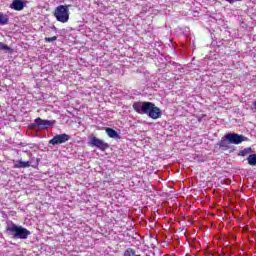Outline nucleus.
<instances>
[{
	"label": "nucleus",
	"instance_id": "nucleus-13",
	"mask_svg": "<svg viewBox=\"0 0 256 256\" xmlns=\"http://www.w3.org/2000/svg\"><path fill=\"white\" fill-rule=\"evenodd\" d=\"M124 256H141V255L137 254V252L134 249L128 248L125 250Z\"/></svg>",
	"mask_w": 256,
	"mask_h": 256
},
{
	"label": "nucleus",
	"instance_id": "nucleus-18",
	"mask_svg": "<svg viewBox=\"0 0 256 256\" xmlns=\"http://www.w3.org/2000/svg\"><path fill=\"white\" fill-rule=\"evenodd\" d=\"M45 41H46V43H53V41H57V36L45 38Z\"/></svg>",
	"mask_w": 256,
	"mask_h": 256
},
{
	"label": "nucleus",
	"instance_id": "nucleus-14",
	"mask_svg": "<svg viewBox=\"0 0 256 256\" xmlns=\"http://www.w3.org/2000/svg\"><path fill=\"white\" fill-rule=\"evenodd\" d=\"M9 23V16L0 13V25H7Z\"/></svg>",
	"mask_w": 256,
	"mask_h": 256
},
{
	"label": "nucleus",
	"instance_id": "nucleus-10",
	"mask_svg": "<svg viewBox=\"0 0 256 256\" xmlns=\"http://www.w3.org/2000/svg\"><path fill=\"white\" fill-rule=\"evenodd\" d=\"M31 167V161L18 160L14 162V169H27Z\"/></svg>",
	"mask_w": 256,
	"mask_h": 256
},
{
	"label": "nucleus",
	"instance_id": "nucleus-3",
	"mask_svg": "<svg viewBox=\"0 0 256 256\" xmlns=\"http://www.w3.org/2000/svg\"><path fill=\"white\" fill-rule=\"evenodd\" d=\"M152 103L153 102L137 101L133 103L132 107L139 115H147Z\"/></svg>",
	"mask_w": 256,
	"mask_h": 256
},
{
	"label": "nucleus",
	"instance_id": "nucleus-1",
	"mask_svg": "<svg viewBox=\"0 0 256 256\" xmlns=\"http://www.w3.org/2000/svg\"><path fill=\"white\" fill-rule=\"evenodd\" d=\"M6 233L13 237V239H27L31 235V231L23 226H19L10 222L6 226Z\"/></svg>",
	"mask_w": 256,
	"mask_h": 256
},
{
	"label": "nucleus",
	"instance_id": "nucleus-2",
	"mask_svg": "<svg viewBox=\"0 0 256 256\" xmlns=\"http://www.w3.org/2000/svg\"><path fill=\"white\" fill-rule=\"evenodd\" d=\"M69 5H59L54 10V17L59 23H67L69 21Z\"/></svg>",
	"mask_w": 256,
	"mask_h": 256
},
{
	"label": "nucleus",
	"instance_id": "nucleus-17",
	"mask_svg": "<svg viewBox=\"0 0 256 256\" xmlns=\"http://www.w3.org/2000/svg\"><path fill=\"white\" fill-rule=\"evenodd\" d=\"M0 51H11V47L3 42H0Z\"/></svg>",
	"mask_w": 256,
	"mask_h": 256
},
{
	"label": "nucleus",
	"instance_id": "nucleus-8",
	"mask_svg": "<svg viewBox=\"0 0 256 256\" xmlns=\"http://www.w3.org/2000/svg\"><path fill=\"white\" fill-rule=\"evenodd\" d=\"M146 115H148L150 119H161V115H163V113L161 112V109L155 106V103L152 102Z\"/></svg>",
	"mask_w": 256,
	"mask_h": 256
},
{
	"label": "nucleus",
	"instance_id": "nucleus-20",
	"mask_svg": "<svg viewBox=\"0 0 256 256\" xmlns=\"http://www.w3.org/2000/svg\"><path fill=\"white\" fill-rule=\"evenodd\" d=\"M253 108L255 109V111H256V101L255 102H253Z\"/></svg>",
	"mask_w": 256,
	"mask_h": 256
},
{
	"label": "nucleus",
	"instance_id": "nucleus-11",
	"mask_svg": "<svg viewBox=\"0 0 256 256\" xmlns=\"http://www.w3.org/2000/svg\"><path fill=\"white\" fill-rule=\"evenodd\" d=\"M231 142L226 138V135L222 137L221 141L218 143V146L222 151H227L229 149Z\"/></svg>",
	"mask_w": 256,
	"mask_h": 256
},
{
	"label": "nucleus",
	"instance_id": "nucleus-6",
	"mask_svg": "<svg viewBox=\"0 0 256 256\" xmlns=\"http://www.w3.org/2000/svg\"><path fill=\"white\" fill-rule=\"evenodd\" d=\"M90 146L91 147H97V149H100V151H107L109 149V144L105 141L93 136L90 139Z\"/></svg>",
	"mask_w": 256,
	"mask_h": 256
},
{
	"label": "nucleus",
	"instance_id": "nucleus-12",
	"mask_svg": "<svg viewBox=\"0 0 256 256\" xmlns=\"http://www.w3.org/2000/svg\"><path fill=\"white\" fill-rule=\"evenodd\" d=\"M106 133L111 139H119V133L112 128H106Z\"/></svg>",
	"mask_w": 256,
	"mask_h": 256
},
{
	"label": "nucleus",
	"instance_id": "nucleus-9",
	"mask_svg": "<svg viewBox=\"0 0 256 256\" xmlns=\"http://www.w3.org/2000/svg\"><path fill=\"white\" fill-rule=\"evenodd\" d=\"M27 7V1L24 0H13L10 4V9H14V11H23Z\"/></svg>",
	"mask_w": 256,
	"mask_h": 256
},
{
	"label": "nucleus",
	"instance_id": "nucleus-15",
	"mask_svg": "<svg viewBox=\"0 0 256 256\" xmlns=\"http://www.w3.org/2000/svg\"><path fill=\"white\" fill-rule=\"evenodd\" d=\"M248 165L255 166L256 165V154H251L247 158Z\"/></svg>",
	"mask_w": 256,
	"mask_h": 256
},
{
	"label": "nucleus",
	"instance_id": "nucleus-7",
	"mask_svg": "<svg viewBox=\"0 0 256 256\" xmlns=\"http://www.w3.org/2000/svg\"><path fill=\"white\" fill-rule=\"evenodd\" d=\"M71 139L69 134H58L54 136L51 140H49L50 145H63V143H67Z\"/></svg>",
	"mask_w": 256,
	"mask_h": 256
},
{
	"label": "nucleus",
	"instance_id": "nucleus-19",
	"mask_svg": "<svg viewBox=\"0 0 256 256\" xmlns=\"http://www.w3.org/2000/svg\"><path fill=\"white\" fill-rule=\"evenodd\" d=\"M227 3H230V5H233V3H237L239 1H243V0H225Z\"/></svg>",
	"mask_w": 256,
	"mask_h": 256
},
{
	"label": "nucleus",
	"instance_id": "nucleus-5",
	"mask_svg": "<svg viewBox=\"0 0 256 256\" xmlns=\"http://www.w3.org/2000/svg\"><path fill=\"white\" fill-rule=\"evenodd\" d=\"M32 125L33 127H38V129H49L55 125V120H43L38 117L34 120Z\"/></svg>",
	"mask_w": 256,
	"mask_h": 256
},
{
	"label": "nucleus",
	"instance_id": "nucleus-4",
	"mask_svg": "<svg viewBox=\"0 0 256 256\" xmlns=\"http://www.w3.org/2000/svg\"><path fill=\"white\" fill-rule=\"evenodd\" d=\"M226 139L229 141L230 145H241L243 141H247V137L237 133L226 134Z\"/></svg>",
	"mask_w": 256,
	"mask_h": 256
},
{
	"label": "nucleus",
	"instance_id": "nucleus-16",
	"mask_svg": "<svg viewBox=\"0 0 256 256\" xmlns=\"http://www.w3.org/2000/svg\"><path fill=\"white\" fill-rule=\"evenodd\" d=\"M249 153H251V148H245L239 152V155L240 157H246Z\"/></svg>",
	"mask_w": 256,
	"mask_h": 256
}]
</instances>
